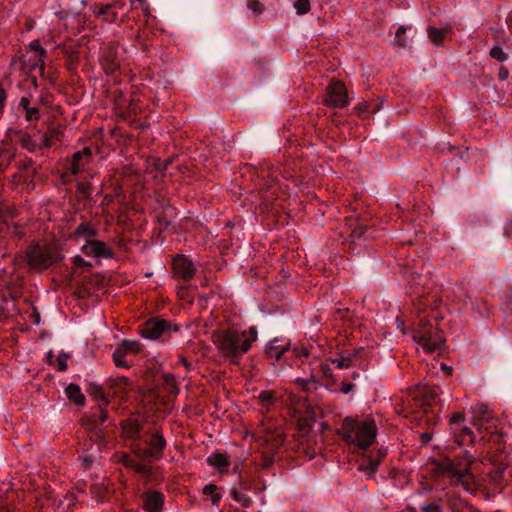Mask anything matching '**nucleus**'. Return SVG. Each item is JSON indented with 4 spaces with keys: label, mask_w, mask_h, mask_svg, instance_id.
I'll return each instance as SVG.
<instances>
[{
    "label": "nucleus",
    "mask_w": 512,
    "mask_h": 512,
    "mask_svg": "<svg viewBox=\"0 0 512 512\" xmlns=\"http://www.w3.org/2000/svg\"><path fill=\"white\" fill-rule=\"evenodd\" d=\"M420 440L423 444H427L432 440V433L430 432H423L420 434Z\"/></svg>",
    "instance_id": "61"
},
{
    "label": "nucleus",
    "mask_w": 512,
    "mask_h": 512,
    "mask_svg": "<svg viewBox=\"0 0 512 512\" xmlns=\"http://www.w3.org/2000/svg\"><path fill=\"white\" fill-rule=\"evenodd\" d=\"M119 43L111 42L104 49L101 57V65L108 75H114L120 69Z\"/></svg>",
    "instance_id": "9"
},
{
    "label": "nucleus",
    "mask_w": 512,
    "mask_h": 512,
    "mask_svg": "<svg viewBox=\"0 0 512 512\" xmlns=\"http://www.w3.org/2000/svg\"><path fill=\"white\" fill-rule=\"evenodd\" d=\"M173 157H170L164 161H158L156 163V169L159 171H166L168 169V166L172 163Z\"/></svg>",
    "instance_id": "56"
},
{
    "label": "nucleus",
    "mask_w": 512,
    "mask_h": 512,
    "mask_svg": "<svg viewBox=\"0 0 512 512\" xmlns=\"http://www.w3.org/2000/svg\"><path fill=\"white\" fill-rule=\"evenodd\" d=\"M16 156L14 147H0V172L5 171Z\"/></svg>",
    "instance_id": "24"
},
{
    "label": "nucleus",
    "mask_w": 512,
    "mask_h": 512,
    "mask_svg": "<svg viewBox=\"0 0 512 512\" xmlns=\"http://www.w3.org/2000/svg\"><path fill=\"white\" fill-rule=\"evenodd\" d=\"M123 428H124V432H125L126 436L129 438H134V437L138 436L139 431H140L139 425L134 422L126 424V426H124Z\"/></svg>",
    "instance_id": "47"
},
{
    "label": "nucleus",
    "mask_w": 512,
    "mask_h": 512,
    "mask_svg": "<svg viewBox=\"0 0 512 512\" xmlns=\"http://www.w3.org/2000/svg\"><path fill=\"white\" fill-rule=\"evenodd\" d=\"M247 6L253 12L261 14L264 11V5L259 0H248Z\"/></svg>",
    "instance_id": "50"
},
{
    "label": "nucleus",
    "mask_w": 512,
    "mask_h": 512,
    "mask_svg": "<svg viewBox=\"0 0 512 512\" xmlns=\"http://www.w3.org/2000/svg\"><path fill=\"white\" fill-rule=\"evenodd\" d=\"M124 7V3L119 1L107 5H95L93 13L96 17L103 16V20L108 23H113L117 20L118 11Z\"/></svg>",
    "instance_id": "16"
},
{
    "label": "nucleus",
    "mask_w": 512,
    "mask_h": 512,
    "mask_svg": "<svg viewBox=\"0 0 512 512\" xmlns=\"http://www.w3.org/2000/svg\"><path fill=\"white\" fill-rule=\"evenodd\" d=\"M489 55L499 61V62H504L507 60L508 58V55L504 52V50L502 49V47H500L499 45H495L492 47V49L490 50V53Z\"/></svg>",
    "instance_id": "44"
},
{
    "label": "nucleus",
    "mask_w": 512,
    "mask_h": 512,
    "mask_svg": "<svg viewBox=\"0 0 512 512\" xmlns=\"http://www.w3.org/2000/svg\"><path fill=\"white\" fill-rule=\"evenodd\" d=\"M369 103L367 101H362L357 104L356 110L359 116H363L366 112L375 113L377 111V106L375 105L372 110H369Z\"/></svg>",
    "instance_id": "49"
},
{
    "label": "nucleus",
    "mask_w": 512,
    "mask_h": 512,
    "mask_svg": "<svg viewBox=\"0 0 512 512\" xmlns=\"http://www.w3.org/2000/svg\"><path fill=\"white\" fill-rule=\"evenodd\" d=\"M276 399V393L270 390L262 391L258 396L259 403L267 410L275 403Z\"/></svg>",
    "instance_id": "33"
},
{
    "label": "nucleus",
    "mask_w": 512,
    "mask_h": 512,
    "mask_svg": "<svg viewBox=\"0 0 512 512\" xmlns=\"http://www.w3.org/2000/svg\"><path fill=\"white\" fill-rule=\"evenodd\" d=\"M81 251L90 257L96 258H112L113 252L112 250L100 240H90L87 241L82 247Z\"/></svg>",
    "instance_id": "13"
},
{
    "label": "nucleus",
    "mask_w": 512,
    "mask_h": 512,
    "mask_svg": "<svg viewBox=\"0 0 512 512\" xmlns=\"http://www.w3.org/2000/svg\"><path fill=\"white\" fill-rule=\"evenodd\" d=\"M320 371H321V372L323 373V375H324L325 377H327V378H331V379H333V378L337 377V375H335V374H333V373L331 372V368H330V366H329V364H328V363H322V364L320 365Z\"/></svg>",
    "instance_id": "54"
},
{
    "label": "nucleus",
    "mask_w": 512,
    "mask_h": 512,
    "mask_svg": "<svg viewBox=\"0 0 512 512\" xmlns=\"http://www.w3.org/2000/svg\"><path fill=\"white\" fill-rule=\"evenodd\" d=\"M423 512H443V507L437 503H430L422 506Z\"/></svg>",
    "instance_id": "51"
},
{
    "label": "nucleus",
    "mask_w": 512,
    "mask_h": 512,
    "mask_svg": "<svg viewBox=\"0 0 512 512\" xmlns=\"http://www.w3.org/2000/svg\"><path fill=\"white\" fill-rule=\"evenodd\" d=\"M415 394L416 395H423L424 397V405H430L431 404V401L434 400L437 396V392L435 389L433 388H428V387H417L415 389Z\"/></svg>",
    "instance_id": "35"
},
{
    "label": "nucleus",
    "mask_w": 512,
    "mask_h": 512,
    "mask_svg": "<svg viewBox=\"0 0 512 512\" xmlns=\"http://www.w3.org/2000/svg\"><path fill=\"white\" fill-rule=\"evenodd\" d=\"M337 433L343 437L350 444V437L352 433V419L346 417L342 423V427L338 429Z\"/></svg>",
    "instance_id": "37"
},
{
    "label": "nucleus",
    "mask_w": 512,
    "mask_h": 512,
    "mask_svg": "<svg viewBox=\"0 0 512 512\" xmlns=\"http://www.w3.org/2000/svg\"><path fill=\"white\" fill-rule=\"evenodd\" d=\"M442 500L450 512H480L457 493H446Z\"/></svg>",
    "instance_id": "14"
},
{
    "label": "nucleus",
    "mask_w": 512,
    "mask_h": 512,
    "mask_svg": "<svg viewBox=\"0 0 512 512\" xmlns=\"http://www.w3.org/2000/svg\"><path fill=\"white\" fill-rule=\"evenodd\" d=\"M406 33V27L400 26L396 31V40L395 44L399 47H406L407 46V40L405 38Z\"/></svg>",
    "instance_id": "46"
},
{
    "label": "nucleus",
    "mask_w": 512,
    "mask_h": 512,
    "mask_svg": "<svg viewBox=\"0 0 512 512\" xmlns=\"http://www.w3.org/2000/svg\"><path fill=\"white\" fill-rule=\"evenodd\" d=\"M464 420H465V414L463 412H455L450 417L451 424H458V423L464 422Z\"/></svg>",
    "instance_id": "55"
},
{
    "label": "nucleus",
    "mask_w": 512,
    "mask_h": 512,
    "mask_svg": "<svg viewBox=\"0 0 512 512\" xmlns=\"http://www.w3.org/2000/svg\"><path fill=\"white\" fill-rule=\"evenodd\" d=\"M331 364L335 365V367L339 370L344 368H349L352 365V359L350 357H341L331 359Z\"/></svg>",
    "instance_id": "45"
},
{
    "label": "nucleus",
    "mask_w": 512,
    "mask_h": 512,
    "mask_svg": "<svg viewBox=\"0 0 512 512\" xmlns=\"http://www.w3.org/2000/svg\"><path fill=\"white\" fill-rule=\"evenodd\" d=\"M178 330V325L172 324L169 320L150 318L144 323L140 333L144 338L156 340L166 333Z\"/></svg>",
    "instance_id": "7"
},
{
    "label": "nucleus",
    "mask_w": 512,
    "mask_h": 512,
    "mask_svg": "<svg viewBox=\"0 0 512 512\" xmlns=\"http://www.w3.org/2000/svg\"><path fill=\"white\" fill-rule=\"evenodd\" d=\"M233 498L240 503V505L244 508L249 507L251 504V499L244 492L238 491L236 489L232 490Z\"/></svg>",
    "instance_id": "41"
},
{
    "label": "nucleus",
    "mask_w": 512,
    "mask_h": 512,
    "mask_svg": "<svg viewBox=\"0 0 512 512\" xmlns=\"http://www.w3.org/2000/svg\"><path fill=\"white\" fill-rule=\"evenodd\" d=\"M6 98H7V94L4 90V88L0 86V115L3 112L4 103L6 101Z\"/></svg>",
    "instance_id": "60"
},
{
    "label": "nucleus",
    "mask_w": 512,
    "mask_h": 512,
    "mask_svg": "<svg viewBox=\"0 0 512 512\" xmlns=\"http://www.w3.org/2000/svg\"><path fill=\"white\" fill-rule=\"evenodd\" d=\"M285 433L281 428L267 429L264 434V443L269 452L275 453L285 442Z\"/></svg>",
    "instance_id": "17"
},
{
    "label": "nucleus",
    "mask_w": 512,
    "mask_h": 512,
    "mask_svg": "<svg viewBox=\"0 0 512 512\" xmlns=\"http://www.w3.org/2000/svg\"><path fill=\"white\" fill-rule=\"evenodd\" d=\"M124 354H137L141 351V344L137 341L123 340L119 347Z\"/></svg>",
    "instance_id": "34"
},
{
    "label": "nucleus",
    "mask_w": 512,
    "mask_h": 512,
    "mask_svg": "<svg viewBox=\"0 0 512 512\" xmlns=\"http://www.w3.org/2000/svg\"><path fill=\"white\" fill-rule=\"evenodd\" d=\"M324 103L330 107H346L349 103L348 91L345 85L336 80H332L327 87Z\"/></svg>",
    "instance_id": "8"
},
{
    "label": "nucleus",
    "mask_w": 512,
    "mask_h": 512,
    "mask_svg": "<svg viewBox=\"0 0 512 512\" xmlns=\"http://www.w3.org/2000/svg\"><path fill=\"white\" fill-rule=\"evenodd\" d=\"M207 462L210 466L218 468L222 471V468L230 465L229 457L226 453H213L207 458Z\"/></svg>",
    "instance_id": "27"
},
{
    "label": "nucleus",
    "mask_w": 512,
    "mask_h": 512,
    "mask_svg": "<svg viewBox=\"0 0 512 512\" xmlns=\"http://www.w3.org/2000/svg\"><path fill=\"white\" fill-rule=\"evenodd\" d=\"M59 131L54 129V128H51L49 129L44 135H43V139L41 141V143L38 145V147L40 149H43V148H48L52 145V142L54 139L58 138L59 136Z\"/></svg>",
    "instance_id": "36"
},
{
    "label": "nucleus",
    "mask_w": 512,
    "mask_h": 512,
    "mask_svg": "<svg viewBox=\"0 0 512 512\" xmlns=\"http://www.w3.org/2000/svg\"><path fill=\"white\" fill-rule=\"evenodd\" d=\"M98 235L97 229L89 222L80 223L75 230L70 234L69 238L73 241L86 240L95 238Z\"/></svg>",
    "instance_id": "18"
},
{
    "label": "nucleus",
    "mask_w": 512,
    "mask_h": 512,
    "mask_svg": "<svg viewBox=\"0 0 512 512\" xmlns=\"http://www.w3.org/2000/svg\"><path fill=\"white\" fill-rule=\"evenodd\" d=\"M474 461L473 455L467 451L455 458L433 459L431 472L436 477H446L452 487H462L466 492L475 493L476 478L471 472V465Z\"/></svg>",
    "instance_id": "1"
},
{
    "label": "nucleus",
    "mask_w": 512,
    "mask_h": 512,
    "mask_svg": "<svg viewBox=\"0 0 512 512\" xmlns=\"http://www.w3.org/2000/svg\"><path fill=\"white\" fill-rule=\"evenodd\" d=\"M19 107L25 111L26 120L32 121L40 118L39 108L36 106H30V100L27 97H22L20 99Z\"/></svg>",
    "instance_id": "26"
},
{
    "label": "nucleus",
    "mask_w": 512,
    "mask_h": 512,
    "mask_svg": "<svg viewBox=\"0 0 512 512\" xmlns=\"http://www.w3.org/2000/svg\"><path fill=\"white\" fill-rule=\"evenodd\" d=\"M218 487L215 484H208L203 488V494L211 497L213 505H218L221 495L217 492Z\"/></svg>",
    "instance_id": "39"
},
{
    "label": "nucleus",
    "mask_w": 512,
    "mask_h": 512,
    "mask_svg": "<svg viewBox=\"0 0 512 512\" xmlns=\"http://www.w3.org/2000/svg\"><path fill=\"white\" fill-rule=\"evenodd\" d=\"M297 415V423L296 427L298 430L297 436L299 437V443L302 446V450L307 454L309 459L314 458V456L321 451V446H319L317 449H313L311 452L309 451L310 447L308 445L309 440L306 439L304 443V438L308 436L311 427L313 425V422L310 418H305L304 416Z\"/></svg>",
    "instance_id": "11"
},
{
    "label": "nucleus",
    "mask_w": 512,
    "mask_h": 512,
    "mask_svg": "<svg viewBox=\"0 0 512 512\" xmlns=\"http://www.w3.org/2000/svg\"><path fill=\"white\" fill-rule=\"evenodd\" d=\"M73 265L75 268L91 267L92 266V264L90 262L86 261L79 255H77L73 258Z\"/></svg>",
    "instance_id": "52"
},
{
    "label": "nucleus",
    "mask_w": 512,
    "mask_h": 512,
    "mask_svg": "<svg viewBox=\"0 0 512 512\" xmlns=\"http://www.w3.org/2000/svg\"><path fill=\"white\" fill-rule=\"evenodd\" d=\"M508 75H509V71L505 67L501 66L499 69V73H498L499 79L504 81L508 78Z\"/></svg>",
    "instance_id": "62"
},
{
    "label": "nucleus",
    "mask_w": 512,
    "mask_h": 512,
    "mask_svg": "<svg viewBox=\"0 0 512 512\" xmlns=\"http://www.w3.org/2000/svg\"><path fill=\"white\" fill-rule=\"evenodd\" d=\"M108 383L111 388L115 389L114 394L117 396H123L131 387V383L126 377L110 379Z\"/></svg>",
    "instance_id": "23"
},
{
    "label": "nucleus",
    "mask_w": 512,
    "mask_h": 512,
    "mask_svg": "<svg viewBox=\"0 0 512 512\" xmlns=\"http://www.w3.org/2000/svg\"><path fill=\"white\" fill-rule=\"evenodd\" d=\"M427 33L430 41L434 45L440 46L445 40L446 35L452 33V27L448 24L443 28L429 27Z\"/></svg>",
    "instance_id": "21"
},
{
    "label": "nucleus",
    "mask_w": 512,
    "mask_h": 512,
    "mask_svg": "<svg viewBox=\"0 0 512 512\" xmlns=\"http://www.w3.org/2000/svg\"><path fill=\"white\" fill-rule=\"evenodd\" d=\"M290 404L294 408L295 414H299L300 416H304L305 418H310L314 423L316 419V409L310 403L308 397L302 398L294 393H290L288 397Z\"/></svg>",
    "instance_id": "12"
},
{
    "label": "nucleus",
    "mask_w": 512,
    "mask_h": 512,
    "mask_svg": "<svg viewBox=\"0 0 512 512\" xmlns=\"http://www.w3.org/2000/svg\"><path fill=\"white\" fill-rule=\"evenodd\" d=\"M173 277L188 282L193 279L196 268L194 263L184 255H177L172 262Z\"/></svg>",
    "instance_id": "10"
},
{
    "label": "nucleus",
    "mask_w": 512,
    "mask_h": 512,
    "mask_svg": "<svg viewBox=\"0 0 512 512\" xmlns=\"http://www.w3.org/2000/svg\"><path fill=\"white\" fill-rule=\"evenodd\" d=\"M18 143L22 148L28 150L29 152H34L38 147V145L33 141L32 137L27 133L20 135Z\"/></svg>",
    "instance_id": "38"
},
{
    "label": "nucleus",
    "mask_w": 512,
    "mask_h": 512,
    "mask_svg": "<svg viewBox=\"0 0 512 512\" xmlns=\"http://www.w3.org/2000/svg\"><path fill=\"white\" fill-rule=\"evenodd\" d=\"M67 398L76 405H83L85 403V396L81 389L76 384H69L65 389Z\"/></svg>",
    "instance_id": "25"
},
{
    "label": "nucleus",
    "mask_w": 512,
    "mask_h": 512,
    "mask_svg": "<svg viewBox=\"0 0 512 512\" xmlns=\"http://www.w3.org/2000/svg\"><path fill=\"white\" fill-rule=\"evenodd\" d=\"M463 435H468V436H470V437H471V442H473V441H474V439H473V431H472L470 428H468V427H464V428L462 429L461 434H459V435L457 436V441H458V443H459V444H461V443H462V440H460V438H461Z\"/></svg>",
    "instance_id": "58"
},
{
    "label": "nucleus",
    "mask_w": 512,
    "mask_h": 512,
    "mask_svg": "<svg viewBox=\"0 0 512 512\" xmlns=\"http://www.w3.org/2000/svg\"><path fill=\"white\" fill-rule=\"evenodd\" d=\"M413 339L427 353L436 352L444 345L442 333L438 329L433 328L430 322L423 319L419 323V329L413 334Z\"/></svg>",
    "instance_id": "4"
},
{
    "label": "nucleus",
    "mask_w": 512,
    "mask_h": 512,
    "mask_svg": "<svg viewBox=\"0 0 512 512\" xmlns=\"http://www.w3.org/2000/svg\"><path fill=\"white\" fill-rule=\"evenodd\" d=\"M164 390L173 396L178 395L179 387L173 374L165 373L162 375Z\"/></svg>",
    "instance_id": "30"
},
{
    "label": "nucleus",
    "mask_w": 512,
    "mask_h": 512,
    "mask_svg": "<svg viewBox=\"0 0 512 512\" xmlns=\"http://www.w3.org/2000/svg\"><path fill=\"white\" fill-rule=\"evenodd\" d=\"M340 390L342 393L347 394L350 391H352V384L349 382L343 381Z\"/></svg>",
    "instance_id": "63"
},
{
    "label": "nucleus",
    "mask_w": 512,
    "mask_h": 512,
    "mask_svg": "<svg viewBox=\"0 0 512 512\" xmlns=\"http://www.w3.org/2000/svg\"><path fill=\"white\" fill-rule=\"evenodd\" d=\"M30 49L31 50H34L35 51V60L34 62L31 64V68L35 69L37 67H39V70L41 72L44 71V68H45V62H44V59L46 57V51L44 50V48L41 46L39 40H34L30 43L29 45Z\"/></svg>",
    "instance_id": "22"
},
{
    "label": "nucleus",
    "mask_w": 512,
    "mask_h": 512,
    "mask_svg": "<svg viewBox=\"0 0 512 512\" xmlns=\"http://www.w3.org/2000/svg\"><path fill=\"white\" fill-rule=\"evenodd\" d=\"M166 446V441L164 437L161 434H154L152 435L149 443H148V449L150 450V456H152V459L159 460L163 456V450Z\"/></svg>",
    "instance_id": "20"
},
{
    "label": "nucleus",
    "mask_w": 512,
    "mask_h": 512,
    "mask_svg": "<svg viewBox=\"0 0 512 512\" xmlns=\"http://www.w3.org/2000/svg\"><path fill=\"white\" fill-rule=\"evenodd\" d=\"M92 151L89 147L73 154L70 171L73 175L78 174L84 169L85 163L91 158Z\"/></svg>",
    "instance_id": "19"
},
{
    "label": "nucleus",
    "mask_w": 512,
    "mask_h": 512,
    "mask_svg": "<svg viewBox=\"0 0 512 512\" xmlns=\"http://www.w3.org/2000/svg\"><path fill=\"white\" fill-rule=\"evenodd\" d=\"M142 502L146 512H162L164 495L159 491L148 490L142 494Z\"/></svg>",
    "instance_id": "15"
},
{
    "label": "nucleus",
    "mask_w": 512,
    "mask_h": 512,
    "mask_svg": "<svg viewBox=\"0 0 512 512\" xmlns=\"http://www.w3.org/2000/svg\"><path fill=\"white\" fill-rule=\"evenodd\" d=\"M387 455V449L379 448L373 449L369 452H363L361 455H357V469L360 472L365 473L368 478H373L378 466L384 460Z\"/></svg>",
    "instance_id": "6"
},
{
    "label": "nucleus",
    "mask_w": 512,
    "mask_h": 512,
    "mask_svg": "<svg viewBox=\"0 0 512 512\" xmlns=\"http://www.w3.org/2000/svg\"><path fill=\"white\" fill-rule=\"evenodd\" d=\"M295 383L300 386L301 390L304 392H311L312 390H316V381L313 377L309 379H296Z\"/></svg>",
    "instance_id": "40"
},
{
    "label": "nucleus",
    "mask_w": 512,
    "mask_h": 512,
    "mask_svg": "<svg viewBox=\"0 0 512 512\" xmlns=\"http://www.w3.org/2000/svg\"><path fill=\"white\" fill-rule=\"evenodd\" d=\"M125 356H126V354H124V352L120 348H117L114 351L112 358L117 367H125V368L129 367L128 363L125 360Z\"/></svg>",
    "instance_id": "43"
},
{
    "label": "nucleus",
    "mask_w": 512,
    "mask_h": 512,
    "mask_svg": "<svg viewBox=\"0 0 512 512\" xmlns=\"http://www.w3.org/2000/svg\"><path fill=\"white\" fill-rule=\"evenodd\" d=\"M294 8L296 9L298 14H306L310 11V1L309 0H297L294 3Z\"/></svg>",
    "instance_id": "48"
},
{
    "label": "nucleus",
    "mask_w": 512,
    "mask_h": 512,
    "mask_svg": "<svg viewBox=\"0 0 512 512\" xmlns=\"http://www.w3.org/2000/svg\"><path fill=\"white\" fill-rule=\"evenodd\" d=\"M106 407L102 404H97L96 411L92 413L91 419L89 420L91 424V428H96L99 424H102L106 421L108 414L106 411Z\"/></svg>",
    "instance_id": "29"
},
{
    "label": "nucleus",
    "mask_w": 512,
    "mask_h": 512,
    "mask_svg": "<svg viewBox=\"0 0 512 512\" xmlns=\"http://www.w3.org/2000/svg\"><path fill=\"white\" fill-rule=\"evenodd\" d=\"M378 427L371 416L354 420V445L365 450L375 443Z\"/></svg>",
    "instance_id": "5"
},
{
    "label": "nucleus",
    "mask_w": 512,
    "mask_h": 512,
    "mask_svg": "<svg viewBox=\"0 0 512 512\" xmlns=\"http://www.w3.org/2000/svg\"><path fill=\"white\" fill-rule=\"evenodd\" d=\"M256 340V327H250L248 331L228 329L214 335V342L223 356L235 365L239 364L241 357Z\"/></svg>",
    "instance_id": "2"
},
{
    "label": "nucleus",
    "mask_w": 512,
    "mask_h": 512,
    "mask_svg": "<svg viewBox=\"0 0 512 512\" xmlns=\"http://www.w3.org/2000/svg\"><path fill=\"white\" fill-rule=\"evenodd\" d=\"M70 358V355L65 353V352H61L58 357L56 358L55 360V368L57 371L59 372H64L67 370V360Z\"/></svg>",
    "instance_id": "42"
},
{
    "label": "nucleus",
    "mask_w": 512,
    "mask_h": 512,
    "mask_svg": "<svg viewBox=\"0 0 512 512\" xmlns=\"http://www.w3.org/2000/svg\"><path fill=\"white\" fill-rule=\"evenodd\" d=\"M88 393L92 398L100 401L98 404H102L104 406H107L109 404V400L106 394L104 393L103 388L100 385L90 384L88 388Z\"/></svg>",
    "instance_id": "32"
},
{
    "label": "nucleus",
    "mask_w": 512,
    "mask_h": 512,
    "mask_svg": "<svg viewBox=\"0 0 512 512\" xmlns=\"http://www.w3.org/2000/svg\"><path fill=\"white\" fill-rule=\"evenodd\" d=\"M33 166L32 159H26L24 161L19 162V168L23 171H29Z\"/></svg>",
    "instance_id": "57"
},
{
    "label": "nucleus",
    "mask_w": 512,
    "mask_h": 512,
    "mask_svg": "<svg viewBox=\"0 0 512 512\" xmlns=\"http://www.w3.org/2000/svg\"><path fill=\"white\" fill-rule=\"evenodd\" d=\"M77 190L85 197L89 198L91 194V186L89 184L79 183Z\"/></svg>",
    "instance_id": "53"
},
{
    "label": "nucleus",
    "mask_w": 512,
    "mask_h": 512,
    "mask_svg": "<svg viewBox=\"0 0 512 512\" xmlns=\"http://www.w3.org/2000/svg\"><path fill=\"white\" fill-rule=\"evenodd\" d=\"M365 230H366V226H364V225H359V226L354 227V230H353L354 236L363 235Z\"/></svg>",
    "instance_id": "64"
},
{
    "label": "nucleus",
    "mask_w": 512,
    "mask_h": 512,
    "mask_svg": "<svg viewBox=\"0 0 512 512\" xmlns=\"http://www.w3.org/2000/svg\"><path fill=\"white\" fill-rule=\"evenodd\" d=\"M26 263L32 270L43 271L63 259L60 249L54 245L30 246L25 253Z\"/></svg>",
    "instance_id": "3"
},
{
    "label": "nucleus",
    "mask_w": 512,
    "mask_h": 512,
    "mask_svg": "<svg viewBox=\"0 0 512 512\" xmlns=\"http://www.w3.org/2000/svg\"><path fill=\"white\" fill-rule=\"evenodd\" d=\"M277 340L272 341L266 348L265 353L267 357L274 358L279 361L282 355L288 350V346L276 345Z\"/></svg>",
    "instance_id": "31"
},
{
    "label": "nucleus",
    "mask_w": 512,
    "mask_h": 512,
    "mask_svg": "<svg viewBox=\"0 0 512 512\" xmlns=\"http://www.w3.org/2000/svg\"><path fill=\"white\" fill-rule=\"evenodd\" d=\"M149 452H150V450L148 448H144V449H137L135 451V454L144 459H148V458L152 459V456H150Z\"/></svg>",
    "instance_id": "59"
},
{
    "label": "nucleus",
    "mask_w": 512,
    "mask_h": 512,
    "mask_svg": "<svg viewBox=\"0 0 512 512\" xmlns=\"http://www.w3.org/2000/svg\"><path fill=\"white\" fill-rule=\"evenodd\" d=\"M124 465L129 468H132L137 473L142 474L146 477H150L152 474V469L150 466L139 463V462L131 459L129 456L124 457Z\"/></svg>",
    "instance_id": "28"
}]
</instances>
